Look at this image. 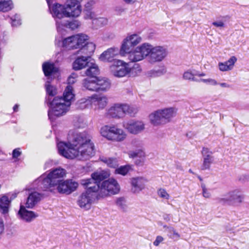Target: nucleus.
<instances>
[{"mask_svg": "<svg viewBox=\"0 0 249 249\" xmlns=\"http://www.w3.org/2000/svg\"><path fill=\"white\" fill-rule=\"evenodd\" d=\"M68 143L59 142L57 144L58 153L64 157L86 160L94 155V146L87 132L71 130L68 133Z\"/></svg>", "mask_w": 249, "mask_h": 249, "instance_id": "obj_1", "label": "nucleus"}, {"mask_svg": "<svg viewBox=\"0 0 249 249\" xmlns=\"http://www.w3.org/2000/svg\"><path fill=\"white\" fill-rule=\"evenodd\" d=\"M73 88L70 86H67L63 97H55L53 100L48 98L47 104L49 107L48 114L51 120L55 119L54 117H59L66 114L71 105V101L73 99Z\"/></svg>", "mask_w": 249, "mask_h": 249, "instance_id": "obj_2", "label": "nucleus"}, {"mask_svg": "<svg viewBox=\"0 0 249 249\" xmlns=\"http://www.w3.org/2000/svg\"><path fill=\"white\" fill-rule=\"evenodd\" d=\"M88 36L84 34H77L64 39L62 46L68 50L79 48L78 53L92 55L95 49V45L87 42Z\"/></svg>", "mask_w": 249, "mask_h": 249, "instance_id": "obj_3", "label": "nucleus"}, {"mask_svg": "<svg viewBox=\"0 0 249 249\" xmlns=\"http://www.w3.org/2000/svg\"><path fill=\"white\" fill-rule=\"evenodd\" d=\"M65 175V170L62 168L53 169L46 178H43L40 177L38 178L37 181L40 182L39 188L44 191L54 192L57 184L63 180Z\"/></svg>", "mask_w": 249, "mask_h": 249, "instance_id": "obj_4", "label": "nucleus"}, {"mask_svg": "<svg viewBox=\"0 0 249 249\" xmlns=\"http://www.w3.org/2000/svg\"><path fill=\"white\" fill-rule=\"evenodd\" d=\"M176 113L175 108H165L153 112L149 115V118L151 124L154 126L163 125L170 122Z\"/></svg>", "mask_w": 249, "mask_h": 249, "instance_id": "obj_5", "label": "nucleus"}, {"mask_svg": "<svg viewBox=\"0 0 249 249\" xmlns=\"http://www.w3.org/2000/svg\"><path fill=\"white\" fill-rule=\"evenodd\" d=\"M81 184L85 187L86 191L91 194L94 193L98 197H103L109 194V179L99 185L91 177L90 178L82 179Z\"/></svg>", "mask_w": 249, "mask_h": 249, "instance_id": "obj_6", "label": "nucleus"}, {"mask_svg": "<svg viewBox=\"0 0 249 249\" xmlns=\"http://www.w3.org/2000/svg\"><path fill=\"white\" fill-rule=\"evenodd\" d=\"M146 54L149 63L154 64L162 61L167 55L168 51L163 46H153L146 43Z\"/></svg>", "mask_w": 249, "mask_h": 249, "instance_id": "obj_7", "label": "nucleus"}, {"mask_svg": "<svg viewBox=\"0 0 249 249\" xmlns=\"http://www.w3.org/2000/svg\"><path fill=\"white\" fill-rule=\"evenodd\" d=\"M131 69L129 64L119 59L110 60V71L116 77H123L129 74Z\"/></svg>", "mask_w": 249, "mask_h": 249, "instance_id": "obj_8", "label": "nucleus"}, {"mask_svg": "<svg viewBox=\"0 0 249 249\" xmlns=\"http://www.w3.org/2000/svg\"><path fill=\"white\" fill-rule=\"evenodd\" d=\"M107 81L104 78H95L93 80L86 78L83 80V86L87 89L91 91H104L106 90Z\"/></svg>", "mask_w": 249, "mask_h": 249, "instance_id": "obj_9", "label": "nucleus"}, {"mask_svg": "<svg viewBox=\"0 0 249 249\" xmlns=\"http://www.w3.org/2000/svg\"><path fill=\"white\" fill-rule=\"evenodd\" d=\"M244 198V195L240 189H235L229 192L224 197L217 198V201L221 204L241 203Z\"/></svg>", "mask_w": 249, "mask_h": 249, "instance_id": "obj_10", "label": "nucleus"}, {"mask_svg": "<svg viewBox=\"0 0 249 249\" xmlns=\"http://www.w3.org/2000/svg\"><path fill=\"white\" fill-rule=\"evenodd\" d=\"M78 186V183L72 180H63L57 184L55 187V191L52 193L55 194L58 192L62 194L69 195L75 191Z\"/></svg>", "mask_w": 249, "mask_h": 249, "instance_id": "obj_11", "label": "nucleus"}, {"mask_svg": "<svg viewBox=\"0 0 249 249\" xmlns=\"http://www.w3.org/2000/svg\"><path fill=\"white\" fill-rule=\"evenodd\" d=\"M146 43L137 47L126 55L131 62H136L144 59L147 57Z\"/></svg>", "mask_w": 249, "mask_h": 249, "instance_id": "obj_12", "label": "nucleus"}, {"mask_svg": "<svg viewBox=\"0 0 249 249\" xmlns=\"http://www.w3.org/2000/svg\"><path fill=\"white\" fill-rule=\"evenodd\" d=\"M99 197L95 196V194L85 191L83 192L79 197L78 204L81 208L85 210H89L90 208L92 203L96 200L99 199Z\"/></svg>", "mask_w": 249, "mask_h": 249, "instance_id": "obj_13", "label": "nucleus"}, {"mask_svg": "<svg viewBox=\"0 0 249 249\" xmlns=\"http://www.w3.org/2000/svg\"><path fill=\"white\" fill-rule=\"evenodd\" d=\"M123 126L132 134H138L145 128V124L141 121L131 120L123 123Z\"/></svg>", "mask_w": 249, "mask_h": 249, "instance_id": "obj_14", "label": "nucleus"}, {"mask_svg": "<svg viewBox=\"0 0 249 249\" xmlns=\"http://www.w3.org/2000/svg\"><path fill=\"white\" fill-rule=\"evenodd\" d=\"M48 195L36 191L29 193L25 203V207L29 209L33 208L41 199Z\"/></svg>", "mask_w": 249, "mask_h": 249, "instance_id": "obj_15", "label": "nucleus"}, {"mask_svg": "<svg viewBox=\"0 0 249 249\" xmlns=\"http://www.w3.org/2000/svg\"><path fill=\"white\" fill-rule=\"evenodd\" d=\"M64 6L69 12V17H77L81 13V6L77 0H67Z\"/></svg>", "mask_w": 249, "mask_h": 249, "instance_id": "obj_16", "label": "nucleus"}, {"mask_svg": "<svg viewBox=\"0 0 249 249\" xmlns=\"http://www.w3.org/2000/svg\"><path fill=\"white\" fill-rule=\"evenodd\" d=\"M51 3H50V6H48L53 17H56L59 19H61L64 17H69V12L67 11L65 6H62L61 4L56 3L53 5L51 7Z\"/></svg>", "mask_w": 249, "mask_h": 249, "instance_id": "obj_17", "label": "nucleus"}, {"mask_svg": "<svg viewBox=\"0 0 249 249\" xmlns=\"http://www.w3.org/2000/svg\"><path fill=\"white\" fill-rule=\"evenodd\" d=\"M213 153L207 148L203 147L202 150V155L203 158V161L201 166V169L205 170L209 169L211 164L213 163L214 158L212 156Z\"/></svg>", "mask_w": 249, "mask_h": 249, "instance_id": "obj_18", "label": "nucleus"}, {"mask_svg": "<svg viewBox=\"0 0 249 249\" xmlns=\"http://www.w3.org/2000/svg\"><path fill=\"white\" fill-rule=\"evenodd\" d=\"M147 180L143 177L133 178L131 179L132 191L134 193H138L143 190Z\"/></svg>", "mask_w": 249, "mask_h": 249, "instance_id": "obj_19", "label": "nucleus"}, {"mask_svg": "<svg viewBox=\"0 0 249 249\" xmlns=\"http://www.w3.org/2000/svg\"><path fill=\"white\" fill-rule=\"evenodd\" d=\"M91 55H86L78 57L72 63L73 69L78 71L89 66Z\"/></svg>", "mask_w": 249, "mask_h": 249, "instance_id": "obj_20", "label": "nucleus"}, {"mask_svg": "<svg viewBox=\"0 0 249 249\" xmlns=\"http://www.w3.org/2000/svg\"><path fill=\"white\" fill-rule=\"evenodd\" d=\"M125 138L126 134L122 129L114 126H110V140L121 142Z\"/></svg>", "mask_w": 249, "mask_h": 249, "instance_id": "obj_21", "label": "nucleus"}, {"mask_svg": "<svg viewBox=\"0 0 249 249\" xmlns=\"http://www.w3.org/2000/svg\"><path fill=\"white\" fill-rule=\"evenodd\" d=\"M118 111L117 116H124V114H128L131 116H134L138 111V108L135 106L123 105L122 107H118L116 109Z\"/></svg>", "mask_w": 249, "mask_h": 249, "instance_id": "obj_22", "label": "nucleus"}, {"mask_svg": "<svg viewBox=\"0 0 249 249\" xmlns=\"http://www.w3.org/2000/svg\"><path fill=\"white\" fill-rule=\"evenodd\" d=\"M25 206L21 205L18 213L20 218L26 222H31L38 216L34 212L26 209Z\"/></svg>", "mask_w": 249, "mask_h": 249, "instance_id": "obj_23", "label": "nucleus"}, {"mask_svg": "<svg viewBox=\"0 0 249 249\" xmlns=\"http://www.w3.org/2000/svg\"><path fill=\"white\" fill-rule=\"evenodd\" d=\"M89 68L85 72V75L95 79V78H101L97 76L99 74L100 71L98 66L96 64L89 63Z\"/></svg>", "mask_w": 249, "mask_h": 249, "instance_id": "obj_24", "label": "nucleus"}, {"mask_svg": "<svg viewBox=\"0 0 249 249\" xmlns=\"http://www.w3.org/2000/svg\"><path fill=\"white\" fill-rule=\"evenodd\" d=\"M109 177V173L104 170L97 171L91 175L92 179H94L98 184L101 185L102 181H105Z\"/></svg>", "mask_w": 249, "mask_h": 249, "instance_id": "obj_25", "label": "nucleus"}, {"mask_svg": "<svg viewBox=\"0 0 249 249\" xmlns=\"http://www.w3.org/2000/svg\"><path fill=\"white\" fill-rule=\"evenodd\" d=\"M11 200L7 196L3 195L0 197V212L5 214L8 213Z\"/></svg>", "mask_w": 249, "mask_h": 249, "instance_id": "obj_26", "label": "nucleus"}, {"mask_svg": "<svg viewBox=\"0 0 249 249\" xmlns=\"http://www.w3.org/2000/svg\"><path fill=\"white\" fill-rule=\"evenodd\" d=\"M42 70L46 76H50L56 73L58 69L53 63L48 62H45L42 65Z\"/></svg>", "mask_w": 249, "mask_h": 249, "instance_id": "obj_27", "label": "nucleus"}, {"mask_svg": "<svg viewBox=\"0 0 249 249\" xmlns=\"http://www.w3.org/2000/svg\"><path fill=\"white\" fill-rule=\"evenodd\" d=\"M133 46L126 37L123 41L121 47L120 49V54L122 56H125L130 52L131 47Z\"/></svg>", "mask_w": 249, "mask_h": 249, "instance_id": "obj_28", "label": "nucleus"}, {"mask_svg": "<svg viewBox=\"0 0 249 249\" xmlns=\"http://www.w3.org/2000/svg\"><path fill=\"white\" fill-rule=\"evenodd\" d=\"M120 186L117 181L113 178H110V195H116L119 193Z\"/></svg>", "mask_w": 249, "mask_h": 249, "instance_id": "obj_29", "label": "nucleus"}, {"mask_svg": "<svg viewBox=\"0 0 249 249\" xmlns=\"http://www.w3.org/2000/svg\"><path fill=\"white\" fill-rule=\"evenodd\" d=\"M115 204L123 212H125L127 211L126 200L124 197L117 198L115 200Z\"/></svg>", "mask_w": 249, "mask_h": 249, "instance_id": "obj_30", "label": "nucleus"}, {"mask_svg": "<svg viewBox=\"0 0 249 249\" xmlns=\"http://www.w3.org/2000/svg\"><path fill=\"white\" fill-rule=\"evenodd\" d=\"M166 69L163 66L159 69H154L148 71L147 73V75L148 77H157L163 75L166 73Z\"/></svg>", "mask_w": 249, "mask_h": 249, "instance_id": "obj_31", "label": "nucleus"}, {"mask_svg": "<svg viewBox=\"0 0 249 249\" xmlns=\"http://www.w3.org/2000/svg\"><path fill=\"white\" fill-rule=\"evenodd\" d=\"M12 8L13 2L11 0H0V11L5 12Z\"/></svg>", "mask_w": 249, "mask_h": 249, "instance_id": "obj_32", "label": "nucleus"}, {"mask_svg": "<svg viewBox=\"0 0 249 249\" xmlns=\"http://www.w3.org/2000/svg\"><path fill=\"white\" fill-rule=\"evenodd\" d=\"M132 166L130 165H125L121 166L115 170V174H120L123 176H125L131 170H132Z\"/></svg>", "mask_w": 249, "mask_h": 249, "instance_id": "obj_33", "label": "nucleus"}, {"mask_svg": "<svg viewBox=\"0 0 249 249\" xmlns=\"http://www.w3.org/2000/svg\"><path fill=\"white\" fill-rule=\"evenodd\" d=\"M126 38L133 46L137 45L142 41L141 37L136 34L130 35Z\"/></svg>", "mask_w": 249, "mask_h": 249, "instance_id": "obj_34", "label": "nucleus"}, {"mask_svg": "<svg viewBox=\"0 0 249 249\" xmlns=\"http://www.w3.org/2000/svg\"><path fill=\"white\" fill-rule=\"evenodd\" d=\"M50 82L47 81L45 84L46 90L47 93L50 96L53 97L56 94V89L53 86L49 84Z\"/></svg>", "mask_w": 249, "mask_h": 249, "instance_id": "obj_35", "label": "nucleus"}, {"mask_svg": "<svg viewBox=\"0 0 249 249\" xmlns=\"http://www.w3.org/2000/svg\"><path fill=\"white\" fill-rule=\"evenodd\" d=\"M123 105H115L114 106L110 107V117L115 118H119L123 116H117L118 111L116 109L118 107H122Z\"/></svg>", "mask_w": 249, "mask_h": 249, "instance_id": "obj_36", "label": "nucleus"}, {"mask_svg": "<svg viewBox=\"0 0 249 249\" xmlns=\"http://www.w3.org/2000/svg\"><path fill=\"white\" fill-rule=\"evenodd\" d=\"M196 76L195 73H193L191 70L185 71L183 74V78L186 80L191 81L193 79L194 76Z\"/></svg>", "mask_w": 249, "mask_h": 249, "instance_id": "obj_37", "label": "nucleus"}, {"mask_svg": "<svg viewBox=\"0 0 249 249\" xmlns=\"http://www.w3.org/2000/svg\"><path fill=\"white\" fill-rule=\"evenodd\" d=\"M237 180L242 183H245L249 181V174H244L237 177Z\"/></svg>", "mask_w": 249, "mask_h": 249, "instance_id": "obj_38", "label": "nucleus"}, {"mask_svg": "<svg viewBox=\"0 0 249 249\" xmlns=\"http://www.w3.org/2000/svg\"><path fill=\"white\" fill-rule=\"evenodd\" d=\"M65 25L66 26H68L70 28L73 30L77 28L80 25V23L77 20H73L69 22L68 23Z\"/></svg>", "mask_w": 249, "mask_h": 249, "instance_id": "obj_39", "label": "nucleus"}, {"mask_svg": "<svg viewBox=\"0 0 249 249\" xmlns=\"http://www.w3.org/2000/svg\"><path fill=\"white\" fill-rule=\"evenodd\" d=\"M101 135L106 138L107 140H109V127L107 125L102 127L100 130Z\"/></svg>", "mask_w": 249, "mask_h": 249, "instance_id": "obj_40", "label": "nucleus"}, {"mask_svg": "<svg viewBox=\"0 0 249 249\" xmlns=\"http://www.w3.org/2000/svg\"><path fill=\"white\" fill-rule=\"evenodd\" d=\"M201 187L202 190V193L203 196L206 198H210L211 194L208 189L206 187L205 185L204 184H202Z\"/></svg>", "mask_w": 249, "mask_h": 249, "instance_id": "obj_41", "label": "nucleus"}, {"mask_svg": "<svg viewBox=\"0 0 249 249\" xmlns=\"http://www.w3.org/2000/svg\"><path fill=\"white\" fill-rule=\"evenodd\" d=\"M99 59L104 62L109 61V49L104 52L100 56Z\"/></svg>", "mask_w": 249, "mask_h": 249, "instance_id": "obj_42", "label": "nucleus"}, {"mask_svg": "<svg viewBox=\"0 0 249 249\" xmlns=\"http://www.w3.org/2000/svg\"><path fill=\"white\" fill-rule=\"evenodd\" d=\"M158 195L164 199H169L170 197L169 195L167 193L166 190L164 189L160 188L158 191Z\"/></svg>", "mask_w": 249, "mask_h": 249, "instance_id": "obj_43", "label": "nucleus"}, {"mask_svg": "<svg viewBox=\"0 0 249 249\" xmlns=\"http://www.w3.org/2000/svg\"><path fill=\"white\" fill-rule=\"evenodd\" d=\"M12 25L13 26H17L21 24V20L19 18V16L16 14L14 17L11 18Z\"/></svg>", "mask_w": 249, "mask_h": 249, "instance_id": "obj_44", "label": "nucleus"}, {"mask_svg": "<svg viewBox=\"0 0 249 249\" xmlns=\"http://www.w3.org/2000/svg\"><path fill=\"white\" fill-rule=\"evenodd\" d=\"M218 67L220 71H228L232 70V69L226 64L224 62H220L218 64Z\"/></svg>", "mask_w": 249, "mask_h": 249, "instance_id": "obj_45", "label": "nucleus"}, {"mask_svg": "<svg viewBox=\"0 0 249 249\" xmlns=\"http://www.w3.org/2000/svg\"><path fill=\"white\" fill-rule=\"evenodd\" d=\"M236 61H237L236 57L234 56H232L228 61L225 62L224 63L226 64H227L228 66H229L230 67H231L232 69Z\"/></svg>", "mask_w": 249, "mask_h": 249, "instance_id": "obj_46", "label": "nucleus"}, {"mask_svg": "<svg viewBox=\"0 0 249 249\" xmlns=\"http://www.w3.org/2000/svg\"><path fill=\"white\" fill-rule=\"evenodd\" d=\"M93 3V1H89L85 5L84 10L86 11L89 14L90 18H92L91 16V13L90 12V10L91 9V6L92 5Z\"/></svg>", "mask_w": 249, "mask_h": 249, "instance_id": "obj_47", "label": "nucleus"}, {"mask_svg": "<svg viewBox=\"0 0 249 249\" xmlns=\"http://www.w3.org/2000/svg\"><path fill=\"white\" fill-rule=\"evenodd\" d=\"M131 144L133 147H141L142 143L140 140L137 139H133L131 142Z\"/></svg>", "mask_w": 249, "mask_h": 249, "instance_id": "obj_48", "label": "nucleus"}, {"mask_svg": "<svg viewBox=\"0 0 249 249\" xmlns=\"http://www.w3.org/2000/svg\"><path fill=\"white\" fill-rule=\"evenodd\" d=\"M170 231L171 232H172V235H170V237L175 239V240H178L179 237L180 235L176 231L174 230V228H171L170 229Z\"/></svg>", "mask_w": 249, "mask_h": 249, "instance_id": "obj_49", "label": "nucleus"}, {"mask_svg": "<svg viewBox=\"0 0 249 249\" xmlns=\"http://www.w3.org/2000/svg\"><path fill=\"white\" fill-rule=\"evenodd\" d=\"M120 53V49L118 48H110V57L111 55L112 56H115Z\"/></svg>", "mask_w": 249, "mask_h": 249, "instance_id": "obj_50", "label": "nucleus"}, {"mask_svg": "<svg viewBox=\"0 0 249 249\" xmlns=\"http://www.w3.org/2000/svg\"><path fill=\"white\" fill-rule=\"evenodd\" d=\"M163 240V238L161 236H158L156 240L153 242L154 245L158 246Z\"/></svg>", "mask_w": 249, "mask_h": 249, "instance_id": "obj_51", "label": "nucleus"}, {"mask_svg": "<svg viewBox=\"0 0 249 249\" xmlns=\"http://www.w3.org/2000/svg\"><path fill=\"white\" fill-rule=\"evenodd\" d=\"M212 24L217 27H224L225 26L224 23L222 21H216L212 23Z\"/></svg>", "mask_w": 249, "mask_h": 249, "instance_id": "obj_52", "label": "nucleus"}, {"mask_svg": "<svg viewBox=\"0 0 249 249\" xmlns=\"http://www.w3.org/2000/svg\"><path fill=\"white\" fill-rule=\"evenodd\" d=\"M106 104L107 102L105 98H101V99L98 101V105L100 108H103Z\"/></svg>", "mask_w": 249, "mask_h": 249, "instance_id": "obj_53", "label": "nucleus"}, {"mask_svg": "<svg viewBox=\"0 0 249 249\" xmlns=\"http://www.w3.org/2000/svg\"><path fill=\"white\" fill-rule=\"evenodd\" d=\"M118 165V160L116 159L110 158V167L115 168Z\"/></svg>", "mask_w": 249, "mask_h": 249, "instance_id": "obj_54", "label": "nucleus"}, {"mask_svg": "<svg viewBox=\"0 0 249 249\" xmlns=\"http://www.w3.org/2000/svg\"><path fill=\"white\" fill-rule=\"evenodd\" d=\"M19 149L17 148V149H15L13 151L12 155H13V158H17L21 155V152L19 151Z\"/></svg>", "mask_w": 249, "mask_h": 249, "instance_id": "obj_55", "label": "nucleus"}, {"mask_svg": "<svg viewBox=\"0 0 249 249\" xmlns=\"http://www.w3.org/2000/svg\"><path fill=\"white\" fill-rule=\"evenodd\" d=\"M134 152H135L137 157L142 158L145 156L144 152L142 150H138Z\"/></svg>", "mask_w": 249, "mask_h": 249, "instance_id": "obj_56", "label": "nucleus"}, {"mask_svg": "<svg viewBox=\"0 0 249 249\" xmlns=\"http://www.w3.org/2000/svg\"><path fill=\"white\" fill-rule=\"evenodd\" d=\"M73 75H74V73H72L68 78V81L69 84H73L75 82V80L74 79V77H73Z\"/></svg>", "mask_w": 249, "mask_h": 249, "instance_id": "obj_57", "label": "nucleus"}, {"mask_svg": "<svg viewBox=\"0 0 249 249\" xmlns=\"http://www.w3.org/2000/svg\"><path fill=\"white\" fill-rule=\"evenodd\" d=\"M207 83H209L210 84L215 86L218 84V83L214 79L209 78L208 79V82Z\"/></svg>", "mask_w": 249, "mask_h": 249, "instance_id": "obj_58", "label": "nucleus"}, {"mask_svg": "<svg viewBox=\"0 0 249 249\" xmlns=\"http://www.w3.org/2000/svg\"><path fill=\"white\" fill-rule=\"evenodd\" d=\"M128 156L129 158H135L137 157L136 156V153L133 151H130L128 153Z\"/></svg>", "mask_w": 249, "mask_h": 249, "instance_id": "obj_59", "label": "nucleus"}, {"mask_svg": "<svg viewBox=\"0 0 249 249\" xmlns=\"http://www.w3.org/2000/svg\"><path fill=\"white\" fill-rule=\"evenodd\" d=\"M4 230V224L3 221L1 219H0V234H1Z\"/></svg>", "mask_w": 249, "mask_h": 249, "instance_id": "obj_60", "label": "nucleus"}, {"mask_svg": "<svg viewBox=\"0 0 249 249\" xmlns=\"http://www.w3.org/2000/svg\"><path fill=\"white\" fill-rule=\"evenodd\" d=\"M219 85H220L221 87H222L223 88H229L231 87V86L226 83H219Z\"/></svg>", "mask_w": 249, "mask_h": 249, "instance_id": "obj_61", "label": "nucleus"}, {"mask_svg": "<svg viewBox=\"0 0 249 249\" xmlns=\"http://www.w3.org/2000/svg\"><path fill=\"white\" fill-rule=\"evenodd\" d=\"M18 193H14L12 194L11 196H10L9 200L11 201L12 200L15 199L17 196V195Z\"/></svg>", "mask_w": 249, "mask_h": 249, "instance_id": "obj_62", "label": "nucleus"}, {"mask_svg": "<svg viewBox=\"0 0 249 249\" xmlns=\"http://www.w3.org/2000/svg\"><path fill=\"white\" fill-rule=\"evenodd\" d=\"M163 219L166 221H169L170 220V216L169 214H164L163 215Z\"/></svg>", "mask_w": 249, "mask_h": 249, "instance_id": "obj_63", "label": "nucleus"}, {"mask_svg": "<svg viewBox=\"0 0 249 249\" xmlns=\"http://www.w3.org/2000/svg\"><path fill=\"white\" fill-rule=\"evenodd\" d=\"M195 75L196 76H198L199 77H202V76H204L205 75V73H204L203 72H202V73H195Z\"/></svg>", "mask_w": 249, "mask_h": 249, "instance_id": "obj_64", "label": "nucleus"}]
</instances>
